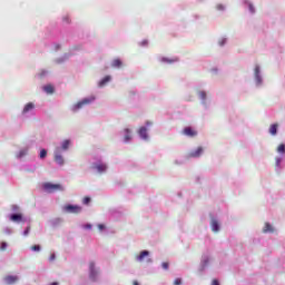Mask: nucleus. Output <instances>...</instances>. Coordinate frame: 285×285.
I'll use <instances>...</instances> for the list:
<instances>
[{"label": "nucleus", "instance_id": "nucleus-1", "mask_svg": "<svg viewBox=\"0 0 285 285\" xmlns=\"http://www.w3.org/2000/svg\"><path fill=\"white\" fill-rule=\"evenodd\" d=\"M43 188L47 193H57L63 190L61 184L45 183Z\"/></svg>", "mask_w": 285, "mask_h": 285}, {"label": "nucleus", "instance_id": "nucleus-2", "mask_svg": "<svg viewBox=\"0 0 285 285\" xmlns=\"http://www.w3.org/2000/svg\"><path fill=\"white\" fill-rule=\"evenodd\" d=\"M65 213H71L72 215H79L82 208L79 205H66L63 207Z\"/></svg>", "mask_w": 285, "mask_h": 285}, {"label": "nucleus", "instance_id": "nucleus-3", "mask_svg": "<svg viewBox=\"0 0 285 285\" xmlns=\"http://www.w3.org/2000/svg\"><path fill=\"white\" fill-rule=\"evenodd\" d=\"M92 101H95V97L85 98L73 106V110H81L83 106H88V104H92Z\"/></svg>", "mask_w": 285, "mask_h": 285}, {"label": "nucleus", "instance_id": "nucleus-4", "mask_svg": "<svg viewBox=\"0 0 285 285\" xmlns=\"http://www.w3.org/2000/svg\"><path fill=\"white\" fill-rule=\"evenodd\" d=\"M203 154H204V147H198L196 150L190 151L187 155V157L188 159H193V158L202 157Z\"/></svg>", "mask_w": 285, "mask_h": 285}, {"label": "nucleus", "instance_id": "nucleus-5", "mask_svg": "<svg viewBox=\"0 0 285 285\" xmlns=\"http://www.w3.org/2000/svg\"><path fill=\"white\" fill-rule=\"evenodd\" d=\"M4 282L6 284H9V285L17 284V282H19V276L8 275L4 277Z\"/></svg>", "mask_w": 285, "mask_h": 285}, {"label": "nucleus", "instance_id": "nucleus-6", "mask_svg": "<svg viewBox=\"0 0 285 285\" xmlns=\"http://www.w3.org/2000/svg\"><path fill=\"white\" fill-rule=\"evenodd\" d=\"M183 134L186 135V137H197V131H195V129H193L191 127H186L183 130Z\"/></svg>", "mask_w": 285, "mask_h": 285}, {"label": "nucleus", "instance_id": "nucleus-7", "mask_svg": "<svg viewBox=\"0 0 285 285\" xmlns=\"http://www.w3.org/2000/svg\"><path fill=\"white\" fill-rule=\"evenodd\" d=\"M92 168L98 173H106V170H108V166L106 164H95L92 165Z\"/></svg>", "mask_w": 285, "mask_h": 285}, {"label": "nucleus", "instance_id": "nucleus-8", "mask_svg": "<svg viewBox=\"0 0 285 285\" xmlns=\"http://www.w3.org/2000/svg\"><path fill=\"white\" fill-rule=\"evenodd\" d=\"M124 141L125 144H128V141H130V139H132V131L129 128L124 129Z\"/></svg>", "mask_w": 285, "mask_h": 285}, {"label": "nucleus", "instance_id": "nucleus-9", "mask_svg": "<svg viewBox=\"0 0 285 285\" xmlns=\"http://www.w3.org/2000/svg\"><path fill=\"white\" fill-rule=\"evenodd\" d=\"M10 220L16 222L17 224H19L20 222H23V215L13 214V215L10 216Z\"/></svg>", "mask_w": 285, "mask_h": 285}, {"label": "nucleus", "instance_id": "nucleus-10", "mask_svg": "<svg viewBox=\"0 0 285 285\" xmlns=\"http://www.w3.org/2000/svg\"><path fill=\"white\" fill-rule=\"evenodd\" d=\"M138 134L141 137V139H148V129L146 127H140Z\"/></svg>", "mask_w": 285, "mask_h": 285}, {"label": "nucleus", "instance_id": "nucleus-11", "mask_svg": "<svg viewBox=\"0 0 285 285\" xmlns=\"http://www.w3.org/2000/svg\"><path fill=\"white\" fill-rule=\"evenodd\" d=\"M89 271H90V278L95 279V277H97V271L95 269V262H91L89 264Z\"/></svg>", "mask_w": 285, "mask_h": 285}, {"label": "nucleus", "instance_id": "nucleus-12", "mask_svg": "<svg viewBox=\"0 0 285 285\" xmlns=\"http://www.w3.org/2000/svg\"><path fill=\"white\" fill-rule=\"evenodd\" d=\"M150 255V252L148 250H142L138 256H136L137 262H141L142 259H146Z\"/></svg>", "mask_w": 285, "mask_h": 285}, {"label": "nucleus", "instance_id": "nucleus-13", "mask_svg": "<svg viewBox=\"0 0 285 285\" xmlns=\"http://www.w3.org/2000/svg\"><path fill=\"white\" fill-rule=\"evenodd\" d=\"M30 110H35V104L32 102H28L23 110H22V115H27V112H30Z\"/></svg>", "mask_w": 285, "mask_h": 285}, {"label": "nucleus", "instance_id": "nucleus-14", "mask_svg": "<svg viewBox=\"0 0 285 285\" xmlns=\"http://www.w3.org/2000/svg\"><path fill=\"white\" fill-rule=\"evenodd\" d=\"M122 66H124V62H121V59L119 58L114 59L111 62L112 68H121Z\"/></svg>", "mask_w": 285, "mask_h": 285}, {"label": "nucleus", "instance_id": "nucleus-15", "mask_svg": "<svg viewBox=\"0 0 285 285\" xmlns=\"http://www.w3.org/2000/svg\"><path fill=\"white\" fill-rule=\"evenodd\" d=\"M263 233H275V228H273V225H271V223H265Z\"/></svg>", "mask_w": 285, "mask_h": 285}, {"label": "nucleus", "instance_id": "nucleus-16", "mask_svg": "<svg viewBox=\"0 0 285 285\" xmlns=\"http://www.w3.org/2000/svg\"><path fill=\"white\" fill-rule=\"evenodd\" d=\"M55 161H56V164H59V166H63V164H65L63 156H61V154H56Z\"/></svg>", "mask_w": 285, "mask_h": 285}, {"label": "nucleus", "instance_id": "nucleus-17", "mask_svg": "<svg viewBox=\"0 0 285 285\" xmlns=\"http://www.w3.org/2000/svg\"><path fill=\"white\" fill-rule=\"evenodd\" d=\"M210 226H212V230L214 233H218L219 232V223L217 220L213 219L212 223H210Z\"/></svg>", "mask_w": 285, "mask_h": 285}, {"label": "nucleus", "instance_id": "nucleus-18", "mask_svg": "<svg viewBox=\"0 0 285 285\" xmlns=\"http://www.w3.org/2000/svg\"><path fill=\"white\" fill-rule=\"evenodd\" d=\"M277 128H279V125H277V124L271 125L269 134H272L273 136L277 135Z\"/></svg>", "mask_w": 285, "mask_h": 285}, {"label": "nucleus", "instance_id": "nucleus-19", "mask_svg": "<svg viewBox=\"0 0 285 285\" xmlns=\"http://www.w3.org/2000/svg\"><path fill=\"white\" fill-rule=\"evenodd\" d=\"M45 92H47V95H52V92H55V87H52L51 85H47L43 87Z\"/></svg>", "mask_w": 285, "mask_h": 285}, {"label": "nucleus", "instance_id": "nucleus-20", "mask_svg": "<svg viewBox=\"0 0 285 285\" xmlns=\"http://www.w3.org/2000/svg\"><path fill=\"white\" fill-rule=\"evenodd\" d=\"M108 81H110V76H106L99 83V88H104V86H106V83H108Z\"/></svg>", "mask_w": 285, "mask_h": 285}, {"label": "nucleus", "instance_id": "nucleus-21", "mask_svg": "<svg viewBox=\"0 0 285 285\" xmlns=\"http://www.w3.org/2000/svg\"><path fill=\"white\" fill-rule=\"evenodd\" d=\"M70 148V140L62 141V150H68Z\"/></svg>", "mask_w": 285, "mask_h": 285}, {"label": "nucleus", "instance_id": "nucleus-22", "mask_svg": "<svg viewBox=\"0 0 285 285\" xmlns=\"http://www.w3.org/2000/svg\"><path fill=\"white\" fill-rule=\"evenodd\" d=\"M277 153H281L282 155L285 154V145H284V144H281V145L277 147Z\"/></svg>", "mask_w": 285, "mask_h": 285}, {"label": "nucleus", "instance_id": "nucleus-23", "mask_svg": "<svg viewBox=\"0 0 285 285\" xmlns=\"http://www.w3.org/2000/svg\"><path fill=\"white\" fill-rule=\"evenodd\" d=\"M161 61L164 62V63H175V61H177V59H168V58H163L161 59Z\"/></svg>", "mask_w": 285, "mask_h": 285}, {"label": "nucleus", "instance_id": "nucleus-24", "mask_svg": "<svg viewBox=\"0 0 285 285\" xmlns=\"http://www.w3.org/2000/svg\"><path fill=\"white\" fill-rule=\"evenodd\" d=\"M47 156H48V151L46 149H41L40 159H46Z\"/></svg>", "mask_w": 285, "mask_h": 285}, {"label": "nucleus", "instance_id": "nucleus-25", "mask_svg": "<svg viewBox=\"0 0 285 285\" xmlns=\"http://www.w3.org/2000/svg\"><path fill=\"white\" fill-rule=\"evenodd\" d=\"M198 97L203 100L206 101V92L205 91H199Z\"/></svg>", "mask_w": 285, "mask_h": 285}, {"label": "nucleus", "instance_id": "nucleus-26", "mask_svg": "<svg viewBox=\"0 0 285 285\" xmlns=\"http://www.w3.org/2000/svg\"><path fill=\"white\" fill-rule=\"evenodd\" d=\"M91 199L90 197L86 196L83 199H82V204H85L86 206H88V204H90Z\"/></svg>", "mask_w": 285, "mask_h": 285}, {"label": "nucleus", "instance_id": "nucleus-27", "mask_svg": "<svg viewBox=\"0 0 285 285\" xmlns=\"http://www.w3.org/2000/svg\"><path fill=\"white\" fill-rule=\"evenodd\" d=\"M161 266H163L164 271H168L170 264H169L168 262H164V263L161 264Z\"/></svg>", "mask_w": 285, "mask_h": 285}, {"label": "nucleus", "instance_id": "nucleus-28", "mask_svg": "<svg viewBox=\"0 0 285 285\" xmlns=\"http://www.w3.org/2000/svg\"><path fill=\"white\" fill-rule=\"evenodd\" d=\"M31 250L39 252V250H41V246L33 245V246H31Z\"/></svg>", "mask_w": 285, "mask_h": 285}, {"label": "nucleus", "instance_id": "nucleus-29", "mask_svg": "<svg viewBox=\"0 0 285 285\" xmlns=\"http://www.w3.org/2000/svg\"><path fill=\"white\" fill-rule=\"evenodd\" d=\"M30 234V226H28L24 232H23V236L28 237V235Z\"/></svg>", "mask_w": 285, "mask_h": 285}, {"label": "nucleus", "instance_id": "nucleus-30", "mask_svg": "<svg viewBox=\"0 0 285 285\" xmlns=\"http://www.w3.org/2000/svg\"><path fill=\"white\" fill-rule=\"evenodd\" d=\"M6 248H8V244L7 243H1L0 249L6 250Z\"/></svg>", "mask_w": 285, "mask_h": 285}, {"label": "nucleus", "instance_id": "nucleus-31", "mask_svg": "<svg viewBox=\"0 0 285 285\" xmlns=\"http://www.w3.org/2000/svg\"><path fill=\"white\" fill-rule=\"evenodd\" d=\"M174 285H181V278H176L174 281Z\"/></svg>", "mask_w": 285, "mask_h": 285}, {"label": "nucleus", "instance_id": "nucleus-32", "mask_svg": "<svg viewBox=\"0 0 285 285\" xmlns=\"http://www.w3.org/2000/svg\"><path fill=\"white\" fill-rule=\"evenodd\" d=\"M83 228H86L87 230H90V228H92V225L87 224V225L83 226Z\"/></svg>", "mask_w": 285, "mask_h": 285}, {"label": "nucleus", "instance_id": "nucleus-33", "mask_svg": "<svg viewBox=\"0 0 285 285\" xmlns=\"http://www.w3.org/2000/svg\"><path fill=\"white\" fill-rule=\"evenodd\" d=\"M249 11H250L252 13L255 12V7H253V4H249Z\"/></svg>", "mask_w": 285, "mask_h": 285}, {"label": "nucleus", "instance_id": "nucleus-34", "mask_svg": "<svg viewBox=\"0 0 285 285\" xmlns=\"http://www.w3.org/2000/svg\"><path fill=\"white\" fill-rule=\"evenodd\" d=\"M98 228H99V230H104V228H106V226L104 224H99Z\"/></svg>", "mask_w": 285, "mask_h": 285}, {"label": "nucleus", "instance_id": "nucleus-35", "mask_svg": "<svg viewBox=\"0 0 285 285\" xmlns=\"http://www.w3.org/2000/svg\"><path fill=\"white\" fill-rule=\"evenodd\" d=\"M212 285H219V281L214 279V281L212 282Z\"/></svg>", "mask_w": 285, "mask_h": 285}, {"label": "nucleus", "instance_id": "nucleus-36", "mask_svg": "<svg viewBox=\"0 0 285 285\" xmlns=\"http://www.w3.org/2000/svg\"><path fill=\"white\" fill-rule=\"evenodd\" d=\"M55 257H56L55 254H51V256H50V258H49L50 262H55Z\"/></svg>", "mask_w": 285, "mask_h": 285}, {"label": "nucleus", "instance_id": "nucleus-37", "mask_svg": "<svg viewBox=\"0 0 285 285\" xmlns=\"http://www.w3.org/2000/svg\"><path fill=\"white\" fill-rule=\"evenodd\" d=\"M255 75H259V67L255 68Z\"/></svg>", "mask_w": 285, "mask_h": 285}, {"label": "nucleus", "instance_id": "nucleus-38", "mask_svg": "<svg viewBox=\"0 0 285 285\" xmlns=\"http://www.w3.org/2000/svg\"><path fill=\"white\" fill-rule=\"evenodd\" d=\"M217 10H224V7L222 4H218Z\"/></svg>", "mask_w": 285, "mask_h": 285}, {"label": "nucleus", "instance_id": "nucleus-39", "mask_svg": "<svg viewBox=\"0 0 285 285\" xmlns=\"http://www.w3.org/2000/svg\"><path fill=\"white\" fill-rule=\"evenodd\" d=\"M134 285H139V282H137V281H134V283H132Z\"/></svg>", "mask_w": 285, "mask_h": 285}, {"label": "nucleus", "instance_id": "nucleus-40", "mask_svg": "<svg viewBox=\"0 0 285 285\" xmlns=\"http://www.w3.org/2000/svg\"><path fill=\"white\" fill-rule=\"evenodd\" d=\"M63 21H66L68 23V18H63Z\"/></svg>", "mask_w": 285, "mask_h": 285}]
</instances>
